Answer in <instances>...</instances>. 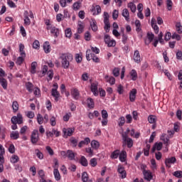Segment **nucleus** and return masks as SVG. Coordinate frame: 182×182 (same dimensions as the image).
Returning <instances> with one entry per match:
<instances>
[{
  "label": "nucleus",
  "mask_w": 182,
  "mask_h": 182,
  "mask_svg": "<svg viewBox=\"0 0 182 182\" xmlns=\"http://www.w3.org/2000/svg\"><path fill=\"white\" fill-rule=\"evenodd\" d=\"M61 60V65L63 69H69L70 66V62L73 60V55L69 53H62L60 56Z\"/></svg>",
  "instance_id": "1"
},
{
  "label": "nucleus",
  "mask_w": 182,
  "mask_h": 182,
  "mask_svg": "<svg viewBox=\"0 0 182 182\" xmlns=\"http://www.w3.org/2000/svg\"><path fill=\"white\" fill-rule=\"evenodd\" d=\"M11 122L13 124L11 125L12 130H16V129H18V125L16 124H22V123H23V117L22 114H17V116L11 117Z\"/></svg>",
  "instance_id": "2"
},
{
  "label": "nucleus",
  "mask_w": 182,
  "mask_h": 182,
  "mask_svg": "<svg viewBox=\"0 0 182 182\" xmlns=\"http://www.w3.org/2000/svg\"><path fill=\"white\" fill-rule=\"evenodd\" d=\"M122 140L124 141V146H127L128 149L133 147V139L129 137L127 133L122 134Z\"/></svg>",
  "instance_id": "3"
},
{
  "label": "nucleus",
  "mask_w": 182,
  "mask_h": 182,
  "mask_svg": "<svg viewBox=\"0 0 182 182\" xmlns=\"http://www.w3.org/2000/svg\"><path fill=\"white\" fill-rule=\"evenodd\" d=\"M86 59L87 60H92L93 62H95V63H99V62H100L99 58L96 57L95 53H92V50H90V49H88L86 51Z\"/></svg>",
  "instance_id": "4"
},
{
  "label": "nucleus",
  "mask_w": 182,
  "mask_h": 182,
  "mask_svg": "<svg viewBox=\"0 0 182 182\" xmlns=\"http://www.w3.org/2000/svg\"><path fill=\"white\" fill-rule=\"evenodd\" d=\"M31 141L33 144H36L39 141V132L36 129H34L31 133Z\"/></svg>",
  "instance_id": "5"
},
{
  "label": "nucleus",
  "mask_w": 182,
  "mask_h": 182,
  "mask_svg": "<svg viewBox=\"0 0 182 182\" xmlns=\"http://www.w3.org/2000/svg\"><path fill=\"white\" fill-rule=\"evenodd\" d=\"M48 31H50L52 36H54L55 38H58V36H59V28H56L55 26H53L52 27H48Z\"/></svg>",
  "instance_id": "6"
},
{
  "label": "nucleus",
  "mask_w": 182,
  "mask_h": 182,
  "mask_svg": "<svg viewBox=\"0 0 182 182\" xmlns=\"http://www.w3.org/2000/svg\"><path fill=\"white\" fill-rule=\"evenodd\" d=\"M99 84L97 82H92L91 83V92L93 93L94 96H99V90H97Z\"/></svg>",
  "instance_id": "7"
},
{
  "label": "nucleus",
  "mask_w": 182,
  "mask_h": 182,
  "mask_svg": "<svg viewBox=\"0 0 182 182\" xmlns=\"http://www.w3.org/2000/svg\"><path fill=\"white\" fill-rule=\"evenodd\" d=\"M137 95V90L136 88L132 89L129 92L130 102H134L136 100V95Z\"/></svg>",
  "instance_id": "8"
},
{
  "label": "nucleus",
  "mask_w": 182,
  "mask_h": 182,
  "mask_svg": "<svg viewBox=\"0 0 182 182\" xmlns=\"http://www.w3.org/2000/svg\"><path fill=\"white\" fill-rule=\"evenodd\" d=\"M175 162H176V157L168 158L165 161V164L166 167L170 168V167H171V164H174Z\"/></svg>",
  "instance_id": "9"
},
{
  "label": "nucleus",
  "mask_w": 182,
  "mask_h": 182,
  "mask_svg": "<svg viewBox=\"0 0 182 182\" xmlns=\"http://www.w3.org/2000/svg\"><path fill=\"white\" fill-rule=\"evenodd\" d=\"M119 159L122 163H124L127 159V152H126V151H122L119 152Z\"/></svg>",
  "instance_id": "10"
},
{
  "label": "nucleus",
  "mask_w": 182,
  "mask_h": 182,
  "mask_svg": "<svg viewBox=\"0 0 182 182\" xmlns=\"http://www.w3.org/2000/svg\"><path fill=\"white\" fill-rule=\"evenodd\" d=\"M122 15L125 18V21H127V22H130V13H129V10L127 9H123Z\"/></svg>",
  "instance_id": "11"
},
{
  "label": "nucleus",
  "mask_w": 182,
  "mask_h": 182,
  "mask_svg": "<svg viewBox=\"0 0 182 182\" xmlns=\"http://www.w3.org/2000/svg\"><path fill=\"white\" fill-rule=\"evenodd\" d=\"M134 60L136 63H140L141 62V58L140 57V53L139 50H135L134 53Z\"/></svg>",
  "instance_id": "12"
},
{
  "label": "nucleus",
  "mask_w": 182,
  "mask_h": 182,
  "mask_svg": "<svg viewBox=\"0 0 182 182\" xmlns=\"http://www.w3.org/2000/svg\"><path fill=\"white\" fill-rule=\"evenodd\" d=\"M143 174L145 180H147V181H151L153 178V175L150 171H144Z\"/></svg>",
  "instance_id": "13"
},
{
  "label": "nucleus",
  "mask_w": 182,
  "mask_h": 182,
  "mask_svg": "<svg viewBox=\"0 0 182 182\" xmlns=\"http://www.w3.org/2000/svg\"><path fill=\"white\" fill-rule=\"evenodd\" d=\"M118 173L120 174L122 178H126L127 174L126 173V171L124 170V167L122 166H118Z\"/></svg>",
  "instance_id": "14"
},
{
  "label": "nucleus",
  "mask_w": 182,
  "mask_h": 182,
  "mask_svg": "<svg viewBox=\"0 0 182 182\" xmlns=\"http://www.w3.org/2000/svg\"><path fill=\"white\" fill-rule=\"evenodd\" d=\"M89 143H90V138L86 137L84 140L79 142L78 147L82 149V146H87Z\"/></svg>",
  "instance_id": "15"
},
{
  "label": "nucleus",
  "mask_w": 182,
  "mask_h": 182,
  "mask_svg": "<svg viewBox=\"0 0 182 182\" xmlns=\"http://www.w3.org/2000/svg\"><path fill=\"white\" fill-rule=\"evenodd\" d=\"M51 96L53 97H55V102H58L59 101V97L60 96V94L59 93V92H58V90L52 89L51 90Z\"/></svg>",
  "instance_id": "16"
},
{
  "label": "nucleus",
  "mask_w": 182,
  "mask_h": 182,
  "mask_svg": "<svg viewBox=\"0 0 182 182\" xmlns=\"http://www.w3.org/2000/svg\"><path fill=\"white\" fill-rule=\"evenodd\" d=\"M63 133L65 136H68L70 137L73 133H75V128H68L65 129H63Z\"/></svg>",
  "instance_id": "17"
},
{
  "label": "nucleus",
  "mask_w": 182,
  "mask_h": 182,
  "mask_svg": "<svg viewBox=\"0 0 182 182\" xmlns=\"http://www.w3.org/2000/svg\"><path fill=\"white\" fill-rule=\"evenodd\" d=\"M71 95L73 97V99H75V100H77V99H79V90L76 89V88H73L71 90Z\"/></svg>",
  "instance_id": "18"
},
{
  "label": "nucleus",
  "mask_w": 182,
  "mask_h": 182,
  "mask_svg": "<svg viewBox=\"0 0 182 182\" xmlns=\"http://www.w3.org/2000/svg\"><path fill=\"white\" fill-rule=\"evenodd\" d=\"M105 79L106 82L111 85H114L116 83V78L114 77L109 76V75H105Z\"/></svg>",
  "instance_id": "19"
},
{
  "label": "nucleus",
  "mask_w": 182,
  "mask_h": 182,
  "mask_svg": "<svg viewBox=\"0 0 182 182\" xmlns=\"http://www.w3.org/2000/svg\"><path fill=\"white\" fill-rule=\"evenodd\" d=\"M147 40L145 41L146 45H149L153 42V39H154V34L152 33H147Z\"/></svg>",
  "instance_id": "20"
},
{
  "label": "nucleus",
  "mask_w": 182,
  "mask_h": 182,
  "mask_svg": "<svg viewBox=\"0 0 182 182\" xmlns=\"http://www.w3.org/2000/svg\"><path fill=\"white\" fill-rule=\"evenodd\" d=\"M43 50L45 53H50V44H49V41H46L43 44Z\"/></svg>",
  "instance_id": "21"
},
{
  "label": "nucleus",
  "mask_w": 182,
  "mask_h": 182,
  "mask_svg": "<svg viewBox=\"0 0 182 182\" xmlns=\"http://www.w3.org/2000/svg\"><path fill=\"white\" fill-rule=\"evenodd\" d=\"M119 154H120V150L116 149L115 151L112 152L110 155V158L114 160L119 158Z\"/></svg>",
  "instance_id": "22"
},
{
  "label": "nucleus",
  "mask_w": 182,
  "mask_h": 182,
  "mask_svg": "<svg viewBox=\"0 0 182 182\" xmlns=\"http://www.w3.org/2000/svg\"><path fill=\"white\" fill-rule=\"evenodd\" d=\"M86 103L90 109H93V107H95V101L92 98H87L86 100Z\"/></svg>",
  "instance_id": "23"
},
{
  "label": "nucleus",
  "mask_w": 182,
  "mask_h": 182,
  "mask_svg": "<svg viewBox=\"0 0 182 182\" xmlns=\"http://www.w3.org/2000/svg\"><path fill=\"white\" fill-rule=\"evenodd\" d=\"M38 176L40 177V182H46V178L45 177V171L40 170L38 171Z\"/></svg>",
  "instance_id": "24"
},
{
  "label": "nucleus",
  "mask_w": 182,
  "mask_h": 182,
  "mask_svg": "<svg viewBox=\"0 0 182 182\" xmlns=\"http://www.w3.org/2000/svg\"><path fill=\"white\" fill-rule=\"evenodd\" d=\"M91 147L94 149V150H97L100 147V143L96 140H92L91 141Z\"/></svg>",
  "instance_id": "25"
},
{
  "label": "nucleus",
  "mask_w": 182,
  "mask_h": 182,
  "mask_svg": "<svg viewBox=\"0 0 182 182\" xmlns=\"http://www.w3.org/2000/svg\"><path fill=\"white\" fill-rule=\"evenodd\" d=\"M0 83L3 87V89H8V81L4 77H0Z\"/></svg>",
  "instance_id": "26"
},
{
  "label": "nucleus",
  "mask_w": 182,
  "mask_h": 182,
  "mask_svg": "<svg viewBox=\"0 0 182 182\" xmlns=\"http://www.w3.org/2000/svg\"><path fill=\"white\" fill-rule=\"evenodd\" d=\"M80 163L84 167H87V166L89 165V163L87 162V159H86V157H85L83 156H81V158L80 159Z\"/></svg>",
  "instance_id": "27"
},
{
  "label": "nucleus",
  "mask_w": 182,
  "mask_h": 182,
  "mask_svg": "<svg viewBox=\"0 0 182 182\" xmlns=\"http://www.w3.org/2000/svg\"><path fill=\"white\" fill-rule=\"evenodd\" d=\"M11 139L18 140L19 139V132L18 131L12 132L10 134Z\"/></svg>",
  "instance_id": "28"
},
{
  "label": "nucleus",
  "mask_w": 182,
  "mask_h": 182,
  "mask_svg": "<svg viewBox=\"0 0 182 182\" xmlns=\"http://www.w3.org/2000/svg\"><path fill=\"white\" fill-rule=\"evenodd\" d=\"M26 87L30 93H32V92H33V84H32L31 82H28L26 83Z\"/></svg>",
  "instance_id": "29"
},
{
  "label": "nucleus",
  "mask_w": 182,
  "mask_h": 182,
  "mask_svg": "<svg viewBox=\"0 0 182 182\" xmlns=\"http://www.w3.org/2000/svg\"><path fill=\"white\" fill-rule=\"evenodd\" d=\"M67 157H68L70 160H75V152H73L72 150H68Z\"/></svg>",
  "instance_id": "30"
},
{
  "label": "nucleus",
  "mask_w": 182,
  "mask_h": 182,
  "mask_svg": "<svg viewBox=\"0 0 182 182\" xmlns=\"http://www.w3.org/2000/svg\"><path fill=\"white\" fill-rule=\"evenodd\" d=\"M129 75L132 80H137V71L136 70H132Z\"/></svg>",
  "instance_id": "31"
},
{
  "label": "nucleus",
  "mask_w": 182,
  "mask_h": 182,
  "mask_svg": "<svg viewBox=\"0 0 182 182\" xmlns=\"http://www.w3.org/2000/svg\"><path fill=\"white\" fill-rule=\"evenodd\" d=\"M90 26L93 32H96V31H97V24H96V20H92L90 22Z\"/></svg>",
  "instance_id": "32"
},
{
  "label": "nucleus",
  "mask_w": 182,
  "mask_h": 182,
  "mask_svg": "<svg viewBox=\"0 0 182 182\" xmlns=\"http://www.w3.org/2000/svg\"><path fill=\"white\" fill-rule=\"evenodd\" d=\"M10 161L13 164H15V163H18V161H19V156H18V155H12L10 158Z\"/></svg>",
  "instance_id": "33"
},
{
  "label": "nucleus",
  "mask_w": 182,
  "mask_h": 182,
  "mask_svg": "<svg viewBox=\"0 0 182 182\" xmlns=\"http://www.w3.org/2000/svg\"><path fill=\"white\" fill-rule=\"evenodd\" d=\"M53 174H54L55 180L57 181H59V180H60V173H59V170H58V168L54 169Z\"/></svg>",
  "instance_id": "34"
},
{
  "label": "nucleus",
  "mask_w": 182,
  "mask_h": 182,
  "mask_svg": "<svg viewBox=\"0 0 182 182\" xmlns=\"http://www.w3.org/2000/svg\"><path fill=\"white\" fill-rule=\"evenodd\" d=\"M128 8L130 9L131 11L134 14L136 12V4L133 2H129L127 5Z\"/></svg>",
  "instance_id": "35"
},
{
  "label": "nucleus",
  "mask_w": 182,
  "mask_h": 182,
  "mask_svg": "<svg viewBox=\"0 0 182 182\" xmlns=\"http://www.w3.org/2000/svg\"><path fill=\"white\" fill-rule=\"evenodd\" d=\"M82 182L89 181V174H87V172H83L82 173Z\"/></svg>",
  "instance_id": "36"
},
{
  "label": "nucleus",
  "mask_w": 182,
  "mask_h": 182,
  "mask_svg": "<svg viewBox=\"0 0 182 182\" xmlns=\"http://www.w3.org/2000/svg\"><path fill=\"white\" fill-rule=\"evenodd\" d=\"M92 11H97V13H94V15H99V14H101L102 12V8L100 6L97 5L95 6H92Z\"/></svg>",
  "instance_id": "37"
},
{
  "label": "nucleus",
  "mask_w": 182,
  "mask_h": 182,
  "mask_svg": "<svg viewBox=\"0 0 182 182\" xmlns=\"http://www.w3.org/2000/svg\"><path fill=\"white\" fill-rule=\"evenodd\" d=\"M37 122L38 124H43L45 123V121L43 120V117L41 114H37Z\"/></svg>",
  "instance_id": "38"
},
{
  "label": "nucleus",
  "mask_w": 182,
  "mask_h": 182,
  "mask_svg": "<svg viewBox=\"0 0 182 182\" xmlns=\"http://www.w3.org/2000/svg\"><path fill=\"white\" fill-rule=\"evenodd\" d=\"M70 142L71 143L72 147L77 146V139H76L75 137H71L70 139Z\"/></svg>",
  "instance_id": "39"
},
{
  "label": "nucleus",
  "mask_w": 182,
  "mask_h": 182,
  "mask_svg": "<svg viewBox=\"0 0 182 182\" xmlns=\"http://www.w3.org/2000/svg\"><path fill=\"white\" fill-rule=\"evenodd\" d=\"M12 109L14 113H16V111L19 109V104H18V102L16 101L13 102Z\"/></svg>",
  "instance_id": "40"
},
{
  "label": "nucleus",
  "mask_w": 182,
  "mask_h": 182,
  "mask_svg": "<svg viewBox=\"0 0 182 182\" xmlns=\"http://www.w3.org/2000/svg\"><path fill=\"white\" fill-rule=\"evenodd\" d=\"M90 166L91 167H96L97 166V159L96 158H92L90 161Z\"/></svg>",
  "instance_id": "41"
},
{
  "label": "nucleus",
  "mask_w": 182,
  "mask_h": 182,
  "mask_svg": "<svg viewBox=\"0 0 182 182\" xmlns=\"http://www.w3.org/2000/svg\"><path fill=\"white\" fill-rule=\"evenodd\" d=\"M109 13L105 11L104 12V23H110V21H109Z\"/></svg>",
  "instance_id": "42"
},
{
  "label": "nucleus",
  "mask_w": 182,
  "mask_h": 182,
  "mask_svg": "<svg viewBox=\"0 0 182 182\" xmlns=\"http://www.w3.org/2000/svg\"><path fill=\"white\" fill-rule=\"evenodd\" d=\"M41 48V43H39V41L35 40L33 43V49H39Z\"/></svg>",
  "instance_id": "43"
},
{
  "label": "nucleus",
  "mask_w": 182,
  "mask_h": 182,
  "mask_svg": "<svg viewBox=\"0 0 182 182\" xmlns=\"http://www.w3.org/2000/svg\"><path fill=\"white\" fill-rule=\"evenodd\" d=\"M166 6L168 11L173 9V1L171 0H166Z\"/></svg>",
  "instance_id": "44"
},
{
  "label": "nucleus",
  "mask_w": 182,
  "mask_h": 182,
  "mask_svg": "<svg viewBox=\"0 0 182 182\" xmlns=\"http://www.w3.org/2000/svg\"><path fill=\"white\" fill-rule=\"evenodd\" d=\"M112 75H114L115 77H117L120 75V68H114V70H112Z\"/></svg>",
  "instance_id": "45"
},
{
  "label": "nucleus",
  "mask_w": 182,
  "mask_h": 182,
  "mask_svg": "<svg viewBox=\"0 0 182 182\" xmlns=\"http://www.w3.org/2000/svg\"><path fill=\"white\" fill-rule=\"evenodd\" d=\"M119 122L118 124L119 126V127H122V126H124V123H126V119L124 118V117H121L119 119Z\"/></svg>",
  "instance_id": "46"
},
{
  "label": "nucleus",
  "mask_w": 182,
  "mask_h": 182,
  "mask_svg": "<svg viewBox=\"0 0 182 182\" xmlns=\"http://www.w3.org/2000/svg\"><path fill=\"white\" fill-rule=\"evenodd\" d=\"M117 91L119 93V95H123V93L124 92V89L123 87V85H122V84H120L117 86Z\"/></svg>",
  "instance_id": "47"
},
{
  "label": "nucleus",
  "mask_w": 182,
  "mask_h": 182,
  "mask_svg": "<svg viewBox=\"0 0 182 182\" xmlns=\"http://www.w3.org/2000/svg\"><path fill=\"white\" fill-rule=\"evenodd\" d=\"M80 4H81L80 1H77L74 3L73 5V8L74 11H77L78 9H80Z\"/></svg>",
  "instance_id": "48"
},
{
  "label": "nucleus",
  "mask_w": 182,
  "mask_h": 182,
  "mask_svg": "<svg viewBox=\"0 0 182 182\" xmlns=\"http://www.w3.org/2000/svg\"><path fill=\"white\" fill-rule=\"evenodd\" d=\"M176 29L178 33H182V26L181 23H176Z\"/></svg>",
  "instance_id": "49"
},
{
  "label": "nucleus",
  "mask_w": 182,
  "mask_h": 182,
  "mask_svg": "<svg viewBox=\"0 0 182 182\" xmlns=\"http://www.w3.org/2000/svg\"><path fill=\"white\" fill-rule=\"evenodd\" d=\"M173 175L174 177H176L177 178H182V171H176L173 172Z\"/></svg>",
  "instance_id": "50"
},
{
  "label": "nucleus",
  "mask_w": 182,
  "mask_h": 182,
  "mask_svg": "<svg viewBox=\"0 0 182 182\" xmlns=\"http://www.w3.org/2000/svg\"><path fill=\"white\" fill-rule=\"evenodd\" d=\"M148 122L152 124L156 123V117L154 115H149L148 117Z\"/></svg>",
  "instance_id": "51"
},
{
  "label": "nucleus",
  "mask_w": 182,
  "mask_h": 182,
  "mask_svg": "<svg viewBox=\"0 0 182 182\" xmlns=\"http://www.w3.org/2000/svg\"><path fill=\"white\" fill-rule=\"evenodd\" d=\"M36 65H37V63L36 62H33L31 63V73L34 74V73H36Z\"/></svg>",
  "instance_id": "52"
},
{
  "label": "nucleus",
  "mask_w": 182,
  "mask_h": 182,
  "mask_svg": "<svg viewBox=\"0 0 182 182\" xmlns=\"http://www.w3.org/2000/svg\"><path fill=\"white\" fill-rule=\"evenodd\" d=\"M35 151L38 159H39L40 160H42V159H43V154L41 152L39 149H36Z\"/></svg>",
  "instance_id": "53"
},
{
  "label": "nucleus",
  "mask_w": 182,
  "mask_h": 182,
  "mask_svg": "<svg viewBox=\"0 0 182 182\" xmlns=\"http://www.w3.org/2000/svg\"><path fill=\"white\" fill-rule=\"evenodd\" d=\"M71 116H72V113H70V112H68V113L65 114L63 116L64 122H69V119H70Z\"/></svg>",
  "instance_id": "54"
},
{
  "label": "nucleus",
  "mask_w": 182,
  "mask_h": 182,
  "mask_svg": "<svg viewBox=\"0 0 182 182\" xmlns=\"http://www.w3.org/2000/svg\"><path fill=\"white\" fill-rule=\"evenodd\" d=\"M26 116L28 117V119H33V117H35V112L32 111H28Z\"/></svg>",
  "instance_id": "55"
},
{
  "label": "nucleus",
  "mask_w": 182,
  "mask_h": 182,
  "mask_svg": "<svg viewBox=\"0 0 182 182\" xmlns=\"http://www.w3.org/2000/svg\"><path fill=\"white\" fill-rule=\"evenodd\" d=\"M65 36L66 38H72V29L67 28L65 30Z\"/></svg>",
  "instance_id": "56"
},
{
  "label": "nucleus",
  "mask_w": 182,
  "mask_h": 182,
  "mask_svg": "<svg viewBox=\"0 0 182 182\" xmlns=\"http://www.w3.org/2000/svg\"><path fill=\"white\" fill-rule=\"evenodd\" d=\"M47 75L48 76V80H52V79H53V70H50L47 72Z\"/></svg>",
  "instance_id": "57"
},
{
  "label": "nucleus",
  "mask_w": 182,
  "mask_h": 182,
  "mask_svg": "<svg viewBox=\"0 0 182 182\" xmlns=\"http://www.w3.org/2000/svg\"><path fill=\"white\" fill-rule=\"evenodd\" d=\"M46 150H47L48 154H50V156H53V154H55V152H53V149H52V148L49 146H47L46 147Z\"/></svg>",
  "instance_id": "58"
},
{
  "label": "nucleus",
  "mask_w": 182,
  "mask_h": 182,
  "mask_svg": "<svg viewBox=\"0 0 182 182\" xmlns=\"http://www.w3.org/2000/svg\"><path fill=\"white\" fill-rule=\"evenodd\" d=\"M101 114H102V119H107V117H109V114H107V111H106V109H103L101 112Z\"/></svg>",
  "instance_id": "59"
},
{
  "label": "nucleus",
  "mask_w": 182,
  "mask_h": 182,
  "mask_svg": "<svg viewBox=\"0 0 182 182\" xmlns=\"http://www.w3.org/2000/svg\"><path fill=\"white\" fill-rule=\"evenodd\" d=\"M82 55L79 53H77L75 55V60L77 62V63H80L82 62Z\"/></svg>",
  "instance_id": "60"
},
{
  "label": "nucleus",
  "mask_w": 182,
  "mask_h": 182,
  "mask_svg": "<svg viewBox=\"0 0 182 182\" xmlns=\"http://www.w3.org/2000/svg\"><path fill=\"white\" fill-rule=\"evenodd\" d=\"M9 151L11 154H14V153H15V145H14V144H10L9 147Z\"/></svg>",
  "instance_id": "61"
},
{
  "label": "nucleus",
  "mask_w": 182,
  "mask_h": 182,
  "mask_svg": "<svg viewBox=\"0 0 182 182\" xmlns=\"http://www.w3.org/2000/svg\"><path fill=\"white\" fill-rule=\"evenodd\" d=\"M24 58L25 57L23 56L18 57L16 60V65H21V63H23V60H25Z\"/></svg>",
  "instance_id": "62"
},
{
  "label": "nucleus",
  "mask_w": 182,
  "mask_h": 182,
  "mask_svg": "<svg viewBox=\"0 0 182 182\" xmlns=\"http://www.w3.org/2000/svg\"><path fill=\"white\" fill-rule=\"evenodd\" d=\"M84 28H85V26H83V24L82 23L78 24L77 33H82L83 32Z\"/></svg>",
  "instance_id": "63"
},
{
  "label": "nucleus",
  "mask_w": 182,
  "mask_h": 182,
  "mask_svg": "<svg viewBox=\"0 0 182 182\" xmlns=\"http://www.w3.org/2000/svg\"><path fill=\"white\" fill-rule=\"evenodd\" d=\"M176 59H178V60H182V52H181V50H178L176 53Z\"/></svg>",
  "instance_id": "64"
}]
</instances>
